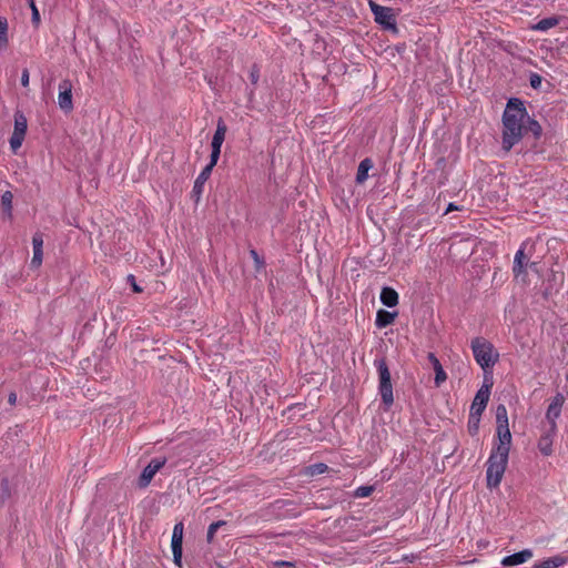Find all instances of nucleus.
<instances>
[{"label":"nucleus","instance_id":"obj_1","mask_svg":"<svg viewBox=\"0 0 568 568\" xmlns=\"http://www.w3.org/2000/svg\"><path fill=\"white\" fill-rule=\"evenodd\" d=\"M525 119H528V112L523 101L518 98L509 99L503 114V149L505 151H509L521 140Z\"/></svg>","mask_w":568,"mask_h":568},{"label":"nucleus","instance_id":"obj_5","mask_svg":"<svg viewBox=\"0 0 568 568\" xmlns=\"http://www.w3.org/2000/svg\"><path fill=\"white\" fill-rule=\"evenodd\" d=\"M28 129V121L21 111L14 113V129L10 136L9 143L13 153H16L22 145Z\"/></svg>","mask_w":568,"mask_h":568},{"label":"nucleus","instance_id":"obj_44","mask_svg":"<svg viewBox=\"0 0 568 568\" xmlns=\"http://www.w3.org/2000/svg\"><path fill=\"white\" fill-rule=\"evenodd\" d=\"M3 485L6 486V491L8 493V480H3Z\"/></svg>","mask_w":568,"mask_h":568},{"label":"nucleus","instance_id":"obj_4","mask_svg":"<svg viewBox=\"0 0 568 568\" xmlns=\"http://www.w3.org/2000/svg\"><path fill=\"white\" fill-rule=\"evenodd\" d=\"M375 366L378 372V393L385 408H389L394 403L393 386L390 382V373L385 359H376Z\"/></svg>","mask_w":568,"mask_h":568},{"label":"nucleus","instance_id":"obj_34","mask_svg":"<svg viewBox=\"0 0 568 568\" xmlns=\"http://www.w3.org/2000/svg\"><path fill=\"white\" fill-rule=\"evenodd\" d=\"M375 489V486L373 485H369V486H359L357 487V498H365V497H368Z\"/></svg>","mask_w":568,"mask_h":568},{"label":"nucleus","instance_id":"obj_14","mask_svg":"<svg viewBox=\"0 0 568 568\" xmlns=\"http://www.w3.org/2000/svg\"><path fill=\"white\" fill-rule=\"evenodd\" d=\"M490 395V387L483 385L476 393L475 398L470 406L471 414L481 415L487 406Z\"/></svg>","mask_w":568,"mask_h":568},{"label":"nucleus","instance_id":"obj_2","mask_svg":"<svg viewBox=\"0 0 568 568\" xmlns=\"http://www.w3.org/2000/svg\"><path fill=\"white\" fill-rule=\"evenodd\" d=\"M511 444L495 443L487 460L486 480L488 488H497L503 479L508 464Z\"/></svg>","mask_w":568,"mask_h":568},{"label":"nucleus","instance_id":"obj_22","mask_svg":"<svg viewBox=\"0 0 568 568\" xmlns=\"http://www.w3.org/2000/svg\"><path fill=\"white\" fill-rule=\"evenodd\" d=\"M567 562V559L560 555L535 562L531 568H559Z\"/></svg>","mask_w":568,"mask_h":568},{"label":"nucleus","instance_id":"obj_27","mask_svg":"<svg viewBox=\"0 0 568 568\" xmlns=\"http://www.w3.org/2000/svg\"><path fill=\"white\" fill-rule=\"evenodd\" d=\"M480 417H481V415H476V414L469 413L467 427H468V433L471 436H476L478 434Z\"/></svg>","mask_w":568,"mask_h":568},{"label":"nucleus","instance_id":"obj_29","mask_svg":"<svg viewBox=\"0 0 568 568\" xmlns=\"http://www.w3.org/2000/svg\"><path fill=\"white\" fill-rule=\"evenodd\" d=\"M226 523L224 520H217V521H214L212 523L209 528H207V534H206V539H207V542H212L213 539H214V536H215V532L217 531V529L222 526H224Z\"/></svg>","mask_w":568,"mask_h":568},{"label":"nucleus","instance_id":"obj_36","mask_svg":"<svg viewBox=\"0 0 568 568\" xmlns=\"http://www.w3.org/2000/svg\"><path fill=\"white\" fill-rule=\"evenodd\" d=\"M272 566L274 567H277V568H295V562L293 561H287V560H275V561H272Z\"/></svg>","mask_w":568,"mask_h":568},{"label":"nucleus","instance_id":"obj_47","mask_svg":"<svg viewBox=\"0 0 568 568\" xmlns=\"http://www.w3.org/2000/svg\"><path fill=\"white\" fill-rule=\"evenodd\" d=\"M335 418H336V419H341V418H342V416H341L339 414H337Z\"/></svg>","mask_w":568,"mask_h":568},{"label":"nucleus","instance_id":"obj_7","mask_svg":"<svg viewBox=\"0 0 568 568\" xmlns=\"http://www.w3.org/2000/svg\"><path fill=\"white\" fill-rule=\"evenodd\" d=\"M371 10L374 14L375 21L384 29L396 30V20L393 9L379 6L372 0L369 1Z\"/></svg>","mask_w":568,"mask_h":568},{"label":"nucleus","instance_id":"obj_46","mask_svg":"<svg viewBox=\"0 0 568 568\" xmlns=\"http://www.w3.org/2000/svg\"><path fill=\"white\" fill-rule=\"evenodd\" d=\"M343 268H344V270H346V268H347V262H345V263L343 264Z\"/></svg>","mask_w":568,"mask_h":568},{"label":"nucleus","instance_id":"obj_10","mask_svg":"<svg viewBox=\"0 0 568 568\" xmlns=\"http://www.w3.org/2000/svg\"><path fill=\"white\" fill-rule=\"evenodd\" d=\"M166 458L165 457H156L151 459V462L144 467L142 470L140 477H139V487L145 488L150 485L151 480L153 479L154 475L165 465Z\"/></svg>","mask_w":568,"mask_h":568},{"label":"nucleus","instance_id":"obj_12","mask_svg":"<svg viewBox=\"0 0 568 568\" xmlns=\"http://www.w3.org/2000/svg\"><path fill=\"white\" fill-rule=\"evenodd\" d=\"M564 396L561 394H557L551 403L549 404L546 412V420L548 424V428H551L552 433H557V419L561 414V408L564 405Z\"/></svg>","mask_w":568,"mask_h":568},{"label":"nucleus","instance_id":"obj_9","mask_svg":"<svg viewBox=\"0 0 568 568\" xmlns=\"http://www.w3.org/2000/svg\"><path fill=\"white\" fill-rule=\"evenodd\" d=\"M183 531H184L183 523L182 521L176 523L173 527L172 539H171L173 562L180 568L182 567Z\"/></svg>","mask_w":568,"mask_h":568},{"label":"nucleus","instance_id":"obj_24","mask_svg":"<svg viewBox=\"0 0 568 568\" xmlns=\"http://www.w3.org/2000/svg\"><path fill=\"white\" fill-rule=\"evenodd\" d=\"M328 470V466L325 463H315L304 467L302 475L307 477H315L325 474Z\"/></svg>","mask_w":568,"mask_h":568},{"label":"nucleus","instance_id":"obj_33","mask_svg":"<svg viewBox=\"0 0 568 568\" xmlns=\"http://www.w3.org/2000/svg\"><path fill=\"white\" fill-rule=\"evenodd\" d=\"M28 3L31 9V12H32V17H31L32 23L38 26L40 23V13L36 6V2H34V0H28Z\"/></svg>","mask_w":568,"mask_h":568},{"label":"nucleus","instance_id":"obj_3","mask_svg":"<svg viewBox=\"0 0 568 568\" xmlns=\"http://www.w3.org/2000/svg\"><path fill=\"white\" fill-rule=\"evenodd\" d=\"M471 351L477 364L485 372L491 368L499 358L494 345L483 337H476L471 341Z\"/></svg>","mask_w":568,"mask_h":568},{"label":"nucleus","instance_id":"obj_45","mask_svg":"<svg viewBox=\"0 0 568 568\" xmlns=\"http://www.w3.org/2000/svg\"><path fill=\"white\" fill-rule=\"evenodd\" d=\"M253 94H254V89H252V90L250 91V93H248L250 98H252V97H253Z\"/></svg>","mask_w":568,"mask_h":568},{"label":"nucleus","instance_id":"obj_11","mask_svg":"<svg viewBox=\"0 0 568 568\" xmlns=\"http://www.w3.org/2000/svg\"><path fill=\"white\" fill-rule=\"evenodd\" d=\"M529 265V257L525 254V245L523 244L515 254L513 273L516 280L521 282L527 281V267Z\"/></svg>","mask_w":568,"mask_h":568},{"label":"nucleus","instance_id":"obj_13","mask_svg":"<svg viewBox=\"0 0 568 568\" xmlns=\"http://www.w3.org/2000/svg\"><path fill=\"white\" fill-rule=\"evenodd\" d=\"M58 104L65 113L73 110L72 83L68 79H64L59 83Z\"/></svg>","mask_w":568,"mask_h":568},{"label":"nucleus","instance_id":"obj_43","mask_svg":"<svg viewBox=\"0 0 568 568\" xmlns=\"http://www.w3.org/2000/svg\"><path fill=\"white\" fill-rule=\"evenodd\" d=\"M456 209H457V207H456L453 203H450V204L448 205V207L446 209V213H448V212H450V211H453V210H456Z\"/></svg>","mask_w":568,"mask_h":568},{"label":"nucleus","instance_id":"obj_18","mask_svg":"<svg viewBox=\"0 0 568 568\" xmlns=\"http://www.w3.org/2000/svg\"><path fill=\"white\" fill-rule=\"evenodd\" d=\"M556 433L551 432V428H547L538 440V449L544 456H550L552 454V443Z\"/></svg>","mask_w":568,"mask_h":568},{"label":"nucleus","instance_id":"obj_37","mask_svg":"<svg viewBox=\"0 0 568 568\" xmlns=\"http://www.w3.org/2000/svg\"><path fill=\"white\" fill-rule=\"evenodd\" d=\"M128 282L131 283L133 292H135V293H141L142 292V288L135 283L134 275H132V274L128 275Z\"/></svg>","mask_w":568,"mask_h":568},{"label":"nucleus","instance_id":"obj_6","mask_svg":"<svg viewBox=\"0 0 568 568\" xmlns=\"http://www.w3.org/2000/svg\"><path fill=\"white\" fill-rule=\"evenodd\" d=\"M333 201L335 206L345 215L352 213V209L355 207L354 191L351 186L345 190L342 186H337L333 194Z\"/></svg>","mask_w":568,"mask_h":568},{"label":"nucleus","instance_id":"obj_35","mask_svg":"<svg viewBox=\"0 0 568 568\" xmlns=\"http://www.w3.org/2000/svg\"><path fill=\"white\" fill-rule=\"evenodd\" d=\"M258 80H260V68L257 64H253L250 70V81H251L252 85L255 87L258 83Z\"/></svg>","mask_w":568,"mask_h":568},{"label":"nucleus","instance_id":"obj_26","mask_svg":"<svg viewBox=\"0 0 568 568\" xmlns=\"http://www.w3.org/2000/svg\"><path fill=\"white\" fill-rule=\"evenodd\" d=\"M525 130L531 132L536 139H538L542 132L541 125L529 115L528 119H525Z\"/></svg>","mask_w":568,"mask_h":568},{"label":"nucleus","instance_id":"obj_20","mask_svg":"<svg viewBox=\"0 0 568 568\" xmlns=\"http://www.w3.org/2000/svg\"><path fill=\"white\" fill-rule=\"evenodd\" d=\"M379 300L383 305L394 307L398 304V293L392 287H383Z\"/></svg>","mask_w":568,"mask_h":568},{"label":"nucleus","instance_id":"obj_23","mask_svg":"<svg viewBox=\"0 0 568 568\" xmlns=\"http://www.w3.org/2000/svg\"><path fill=\"white\" fill-rule=\"evenodd\" d=\"M374 169V162L372 159L366 158L361 161L357 165V184L363 183L369 176V171Z\"/></svg>","mask_w":568,"mask_h":568},{"label":"nucleus","instance_id":"obj_25","mask_svg":"<svg viewBox=\"0 0 568 568\" xmlns=\"http://www.w3.org/2000/svg\"><path fill=\"white\" fill-rule=\"evenodd\" d=\"M558 23L559 19L557 17L545 18L538 21L535 26H532V30L545 32L556 27Z\"/></svg>","mask_w":568,"mask_h":568},{"label":"nucleus","instance_id":"obj_8","mask_svg":"<svg viewBox=\"0 0 568 568\" xmlns=\"http://www.w3.org/2000/svg\"><path fill=\"white\" fill-rule=\"evenodd\" d=\"M496 436L497 443L511 444V434L508 426L507 409L504 405H498L496 409Z\"/></svg>","mask_w":568,"mask_h":568},{"label":"nucleus","instance_id":"obj_19","mask_svg":"<svg viewBox=\"0 0 568 568\" xmlns=\"http://www.w3.org/2000/svg\"><path fill=\"white\" fill-rule=\"evenodd\" d=\"M227 126L222 119H219L215 133L212 138L211 149H221L225 139Z\"/></svg>","mask_w":568,"mask_h":568},{"label":"nucleus","instance_id":"obj_40","mask_svg":"<svg viewBox=\"0 0 568 568\" xmlns=\"http://www.w3.org/2000/svg\"><path fill=\"white\" fill-rule=\"evenodd\" d=\"M21 84L22 87H28L29 84V71L24 69L21 74Z\"/></svg>","mask_w":568,"mask_h":568},{"label":"nucleus","instance_id":"obj_39","mask_svg":"<svg viewBox=\"0 0 568 568\" xmlns=\"http://www.w3.org/2000/svg\"><path fill=\"white\" fill-rule=\"evenodd\" d=\"M250 254H251L252 258L254 260V262L257 264V266L264 264L263 260H261L258 253L255 250H251Z\"/></svg>","mask_w":568,"mask_h":568},{"label":"nucleus","instance_id":"obj_32","mask_svg":"<svg viewBox=\"0 0 568 568\" xmlns=\"http://www.w3.org/2000/svg\"><path fill=\"white\" fill-rule=\"evenodd\" d=\"M220 154L221 149H211L210 162L204 168H209L212 171L219 161Z\"/></svg>","mask_w":568,"mask_h":568},{"label":"nucleus","instance_id":"obj_28","mask_svg":"<svg viewBox=\"0 0 568 568\" xmlns=\"http://www.w3.org/2000/svg\"><path fill=\"white\" fill-rule=\"evenodd\" d=\"M8 44V20L0 17V48H6Z\"/></svg>","mask_w":568,"mask_h":568},{"label":"nucleus","instance_id":"obj_16","mask_svg":"<svg viewBox=\"0 0 568 568\" xmlns=\"http://www.w3.org/2000/svg\"><path fill=\"white\" fill-rule=\"evenodd\" d=\"M33 256L31 260V267L38 268L42 264L43 258V234L36 232L32 236Z\"/></svg>","mask_w":568,"mask_h":568},{"label":"nucleus","instance_id":"obj_15","mask_svg":"<svg viewBox=\"0 0 568 568\" xmlns=\"http://www.w3.org/2000/svg\"><path fill=\"white\" fill-rule=\"evenodd\" d=\"M212 171L209 168H203L197 178L194 181V185L191 192V197L195 203H199L204 190L206 181L210 179Z\"/></svg>","mask_w":568,"mask_h":568},{"label":"nucleus","instance_id":"obj_31","mask_svg":"<svg viewBox=\"0 0 568 568\" xmlns=\"http://www.w3.org/2000/svg\"><path fill=\"white\" fill-rule=\"evenodd\" d=\"M434 371H435V385L440 386L447 379V374L444 371L442 365L436 366L434 368Z\"/></svg>","mask_w":568,"mask_h":568},{"label":"nucleus","instance_id":"obj_42","mask_svg":"<svg viewBox=\"0 0 568 568\" xmlns=\"http://www.w3.org/2000/svg\"><path fill=\"white\" fill-rule=\"evenodd\" d=\"M8 402L10 405H14L17 403V394L13 392L10 393L8 396Z\"/></svg>","mask_w":568,"mask_h":568},{"label":"nucleus","instance_id":"obj_30","mask_svg":"<svg viewBox=\"0 0 568 568\" xmlns=\"http://www.w3.org/2000/svg\"><path fill=\"white\" fill-rule=\"evenodd\" d=\"M12 199L13 195L10 191H7L1 196V205L2 207L10 214L12 209Z\"/></svg>","mask_w":568,"mask_h":568},{"label":"nucleus","instance_id":"obj_38","mask_svg":"<svg viewBox=\"0 0 568 568\" xmlns=\"http://www.w3.org/2000/svg\"><path fill=\"white\" fill-rule=\"evenodd\" d=\"M540 84H541V78L538 74H536V73L531 74V77H530V85L532 88L537 89Z\"/></svg>","mask_w":568,"mask_h":568},{"label":"nucleus","instance_id":"obj_41","mask_svg":"<svg viewBox=\"0 0 568 568\" xmlns=\"http://www.w3.org/2000/svg\"><path fill=\"white\" fill-rule=\"evenodd\" d=\"M428 361L433 365V368H435L438 365H442L439 359L436 357V355L434 353L428 354Z\"/></svg>","mask_w":568,"mask_h":568},{"label":"nucleus","instance_id":"obj_17","mask_svg":"<svg viewBox=\"0 0 568 568\" xmlns=\"http://www.w3.org/2000/svg\"><path fill=\"white\" fill-rule=\"evenodd\" d=\"M532 556V550L523 549L518 552L504 557L501 560V565L505 567L518 566L531 559Z\"/></svg>","mask_w":568,"mask_h":568},{"label":"nucleus","instance_id":"obj_21","mask_svg":"<svg viewBox=\"0 0 568 568\" xmlns=\"http://www.w3.org/2000/svg\"><path fill=\"white\" fill-rule=\"evenodd\" d=\"M397 316V312H388L385 310H378L376 313L375 325L378 328H384L390 325Z\"/></svg>","mask_w":568,"mask_h":568}]
</instances>
